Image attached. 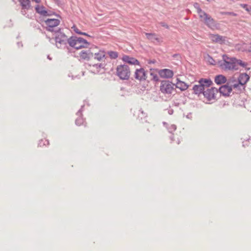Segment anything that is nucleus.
<instances>
[{
    "label": "nucleus",
    "instance_id": "obj_28",
    "mask_svg": "<svg viewBox=\"0 0 251 251\" xmlns=\"http://www.w3.org/2000/svg\"><path fill=\"white\" fill-rule=\"evenodd\" d=\"M45 9V7L43 5L39 6V5H37L35 7L36 12L38 14L39 11L44 10Z\"/></svg>",
    "mask_w": 251,
    "mask_h": 251
},
{
    "label": "nucleus",
    "instance_id": "obj_48",
    "mask_svg": "<svg viewBox=\"0 0 251 251\" xmlns=\"http://www.w3.org/2000/svg\"><path fill=\"white\" fill-rule=\"evenodd\" d=\"M246 10L248 11H250V10L251 11V7H250V9L247 8Z\"/></svg>",
    "mask_w": 251,
    "mask_h": 251
},
{
    "label": "nucleus",
    "instance_id": "obj_58",
    "mask_svg": "<svg viewBox=\"0 0 251 251\" xmlns=\"http://www.w3.org/2000/svg\"><path fill=\"white\" fill-rule=\"evenodd\" d=\"M163 124L165 125V124H166V123L165 122H163Z\"/></svg>",
    "mask_w": 251,
    "mask_h": 251
},
{
    "label": "nucleus",
    "instance_id": "obj_30",
    "mask_svg": "<svg viewBox=\"0 0 251 251\" xmlns=\"http://www.w3.org/2000/svg\"><path fill=\"white\" fill-rule=\"evenodd\" d=\"M150 75L152 76L151 79L155 82H157L159 80V78L157 75L154 74L153 73H150Z\"/></svg>",
    "mask_w": 251,
    "mask_h": 251
},
{
    "label": "nucleus",
    "instance_id": "obj_56",
    "mask_svg": "<svg viewBox=\"0 0 251 251\" xmlns=\"http://www.w3.org/2000/svg\"><path fill=\"white\" fill-rule=\"evenodd\" d=\"M142 115H145V113H144V112H143V111H142Z\"/></svg>",
    "mask_w": 251,
    "mask_h": 251
},
{
    "label": "nucleus",
    "instance_id": "obj_47",
    "mask_svg": "<svg viewBox=\"0 0 251 251\" xmlns=\"http://www.w3.org/2000/svg\"><path fill=\"white\" fill-rule=\"evenodd\" d=\"M196 3H195V4H194V7H195L196 8V9L197 10L198 6H197V5H196Z\"/></svg>",
    "mask_w": 251,
    "mask_h": 251
},
{
    "label": "nucleus",
    "instance_id": "obj_36",
    "mask_svg": "<svg viewBox=\"0 0 251 251\" xmlns=\"http://www.w3.org/2000/svg\"><path fill=\"white\" fill-rule=\"evenodd\" d=\"M240 84H239V82H238V83L233 84V85H231L230 86H232V88H233L234 89H238V90H240L241 91V90L240 89Z\"/></svg>",
    "mask_w": 251,
    "mask_h": 251
},
{
    "label": "nucleus",
    "instance_id": "obj_12",
    "mask_svg": "<svg viewBox=\"0 0 251 251\" xmlns=\"http://www.w3.org/2000/svg\"><path fill=\"white\" fill-rule=\"evenodd\" d=\"M122 60L125 63L130 65H140L139 61L135 58L125 55L122 57Z\"/></svg>",
    "mask_w": 251,
    "mask_h": 251
},
{
    "label": "nucleus",
    "instance_id": "obj_8",
    "mask_svg": "<svg viewBox=\"0 0 251 251\" xmlns=\"http://www.w3.org/2000/svg\"><path fill=\"white\" fill-rule=\"evenodd\" d=\"M218 90V93L220 92L224 96L228 97L232 91V86H229V83H227L221 86Z\"/></svg>",
    "mask_w": 251,
    "mask_h": 251
},
{
    "label": "nucleus",
    "instance_id": "obj_19",
    "mask_svg": "<svg viewBox=\"0 0 251 251\" xmlns=\"http://www.w3.org/2000/svg\"><path fill=\"white\" fill-rule=\"evenodd\" d=\"M67 43L69 45L70 47L74 48L75 49L76 46L77 45L76 36H72L71 37L69 38Z\"/></svg>",
    "mask_w": 251,
    "mask_h": 251
},
{
    "label": "nucleus",
    "instance_id": "obj_32",
    "mask_svg": "<svg viewBox=\"0 0 251 251\" xmlns=\"http://www.w3.org/2000/svg\"><path fill=\"white\" fill-rule=\"evenodd\" d=\"M176 129V126L175 125H172L169 128V132L172 133Z\"/></svg>",
    "mask_w": 251,
    "mask_h": 251
},
{
    "label": "nucleus",
    "instance_id": "obj_5",
    "mask_svg": "<svg viewBox=\"0 0 251 251\" xmlns=\"http://www.w3.org/2000/svg\"><path fill=\"white\" fill-rule=\"evenodd\" d=\"M60 21L56 19H48L45 21V23L47 26L46 30L50 32H55L53 27L58 26L60 24Z\"/></svg>",
    "mask_w": 251,
    "mask_h": 251
},
{
    "label": "nucleus",
    "instance_id": "obj_34",
    "mask_svg": "<svg viewBox=\"0 0 251 251\" xmlns=\"http://www.w3.org/2000/svg\"><path fill=\"white\" fill-rule=\"evenodd\" d=\"M93 66L96 67L97 69L99 68H103L104 66V64L99 63V64H95L93 65Z\"/></svg>",
    "mask_w": 251,
    "mask_h": 251
},
{
    "label": "nucleus",
    "instance_id": "obj_53",
    "mask_svg": "<svg viewBox=\"0 0 251 251\" xmlns=\"http://www.w3.org/2000/svg\"><path fill=\"white\" fill-rule=\"evenodd\" d=\"M48 38H49V41H50V42H51V39L50 37H48Z\"/></svg>",
    "mask_w": 251,
    "mask_h": 251
},
{
    "label": "nucleus",
    "instance_id": "obj_51",
    "mask_svg": "<svg viewBox=\"0 0 251 251\" xmlns=\"http://www.w3.org/2000/svg\"><path fill=\"white\" fill-rule=\"evenodd\" d=\"M139 112H140V110H138V111H137V115H138V118L139 117Z\"/></svg>",
    "mask_w": 251,
    "mask_h": 251
},
{
    "label": "nucleus",
    "instance_id": "obj_29",
    "mask_svg": "<svg viewBox=\"0 0 251 251\" xmlns=\"http://www.w3.org/2000/svg\"><path fill=\"white\" fill-rule=\"evenodd\" d=\"M221 14L223 15H229L231 16H236L237 14L232 12H222Z\"/></svg>",
    "mask_w": 251,
    "mask_h": 251
},
{
    "label": "nucleus",
    "instance_id": "obj_50",
    "mask_svg": "<svg viewBox=\"0 0 251 251\" xmlns=\"http://www.w3.org/2000/svg\"><path fill=\"white\" fill-rule=\"evenodd\" d=\"M48 58L49 59V60H51V58L50 57V56L49 55L48 56Z\"/></svg>",
    "mask_w": 251,
    "mask_h": 251
},
{
    "label": "nucleus",
    "instance_id": "obj_37",
    "mask_svg": "<svg viewBox=\"0 0 251 251\" xmlns=\"http://www.w3.org/2000/svg\"><path fill=\"white\" fill-rule=\"evenodd\" d=\"M82 44L84 45L85 46H87V48L88 46L90 45V43L89 42H88L86 40L83 38Z\"/></svg>",
    "mask_w": 251,
    "mask_h": 251
},
{
    "label": "nucleus",
    "instance_id": "obj_4",
    "mask_svg": "<svg viewBox=\"0 0 251 251\" xmlns=\"http://www.w3.org/2000/svg\"><path fill=\"white\" fill-rule=\"evenodd\" d=\"M160 90L164 94H172L175 91V84L169 80H162L161 82Z\"/></svg>",
    "mask_w": 251,
    "mask_h": 251
},
{
    "label": "nucleus",
    "instance_id": "obj_16",
    "mask_svg": "<svg viewBox=\"0 0 251 251\" xmlns=\"http://www.w3.org/2000/svg\"><path fill=\"white\" fill-rule=\"evenodd\" d=\"M198 82L202 84L204 89L209 87L213 84L212 80L209 78H201Z\"/></svg>",
    "mask_w": 251,
    "mask_h": 251
},
{
    "label": "nucleus",
    "instance_id": "obj_7",
    "mask_svg": "<svg viewBox=\"0 0 251 251\" xmlns=\"http://www.w3.org/2000/svg\"><path fill=\"white\" fill-rule=\"evenodd\" d=\"M201 21L210 28L213 29L216 27V21L208 14H206Z\"/></svg>",
    "mask_w": 251,
    "mask_h": 251
},
{
    "label": "nucleus",
    "instance_id": "obj_59",
    "mask_svg": "<svg viewBox=\"0 0 251 251\" xmlns=\"http://www.w3.org/2000/svg\"><path fill=\"white\" fill-rule=\"evenodd\" d=\"M211 60H212L213 61H214V60L213 59V58L212 57H211Z\"/></svg>",
    "mask_w": 251,
    "mask_h": 251
},
{
    "label": "nucleus",
    "instance_id": "obj_43",
    "mask_svg": "<svg viewBox=\"0 0 251 251\" xmlns=\"http://www.w3.org/2000/svg\"><path fill=\"white\" fill-rule=\"evenodd\" d=\"M80 35H85V36H88V37H90V36L89 35H88L87 33L86 32H81V33Z\"/></svg>",
    "mask_w": 251,
    "mask_h": 251
},
{
    "label": "nucleus",
    "instance_id": "obj_39",
    "mask_svg": "<svg viewBox=\"0 0 251 251\" xmlns=\"http://www.w3.org/2000/svg\"><path fill=\"white\" fill-rule=\"evenodd\" d=\"M147 78L146 76V73L144 71V70L143 68H142V79H146Z\"/></svg>",
    "mask_w": 251,
    "mask_h": 251
},
{
    "label": "nucleus",
    "instance_id": "obj_2",
    "mask_svg": "<svg viewBox=\"0 0 251 251\" xmlns=\"http://www.w3.org/2000/svg\"><path fill=\"white\" fill-rule=\"evenodd\" d=\"M116 74L122 80H127L130 75L129 67L127 65H120L117 67Z\"/></svg>",
    "mask_w": 251,
    "mask_h": 251
},
{
    "label": "nucleus",
    "instance_id": "obj_31",
    "mask_svg": "<svg viewBox=\"0 0 251 251\" xmlns=\"http://www.w3.org/2000/svg\"><path fill=\"white\" fill-rule=\"evenodd\" d=\"M77 45L75 47L76 50H79L82 48H87V46H85L84 45H83L82 44L77 43Z\"/></svg>",
    "mask_w": 251,
    "mask_h": 251
},
{
    "label": "nucleus",
    "instance_id": "obj_49",
    "mask_svg": "<svg viewBox=\"0 0 251 251\" xmlns=\"http://www.w3.org/2000/svg\"><path fill=\"white\" fill-rule=\"evenodd\" d=\"M173 138H174V137H173V136H171L170 137V139H171V140L172 141H173Z\"/></svg>",
    "mask_w": 251,
    "mask_h": 251
},
{
    "label": "nucleus",
    "instance_id": "obj_44",
    "mask_svg": "<svg viewBox=\"0 0 251 251\" xmlns=\"http://www.w3.org/2000/svg\"><path fill=\"white\" fill-rule=\"evenodd\" d=\"M155 60L154 59L152 60H149L148 62V64L154 63L155 62Z\"/></svg>",
    "mask_w": 251,
    "mask_h": 251
},
{
    "label": "nucleus",
    "instance_id": "obj_10",
    "mask_svg": "<svg viewBox=\"0 0 251 251\" xmlns=\"http://www.w3.org/2000/svg\"><path fill=\"white\" fill-rule=\"evenodd\" d=\"M210 38L213 42L223 44L225 43L226 37L219 34H211Z\"/></svg>",
    "mask_w": 251,
    "mask_h": 251
},
{
    "label": "nucleus",
    "instance_id": "obj_18",
    "mask_svg": "<svg viewBox=\"0 0 251 251\" xmlns=\"http://www.w3.org/2000/svg\"><path fill=\"white\" fill-rule=\"evenodd\" d=\"M84 106V105H82L81 108L76 113L77 115L78 116V117L75 120V124L77 126H80L83 123V119L81 118V112Z\"/></svg>",
    "mask_w": 251,
    "mask_h": 251
},
{
    "label": "nucleus",
    "instance_id": "obj_11",
    "mask_svg": "<svg viewBox=\"0 0 251 251\" xmlns=\"http://www.w3.org/2000/svg\"><path fill=\"white\" fill-rule=\"evenodd\" d=\"M158 74L162 78H169L172 77L174 75L173 71L168 69L160 70Z\"/></svg>",
    "mask_w": 251,
    "mask_h": 251
},
{
    "label": "nucleus",
    "instance_id": "obj_45",
    "mask_svg": "<svg viewBox=\"0 0 251 251\" xmlns=\"http://www.w3.org/2000/svg\"><path fill=\"white\" fill-rule=\"evenodd\" d=\"M235 81H236V79H235L234 78H233L231 80V82L232 83H233V82H235Z\"/></svg>",
    "mask_w": 251,
    "mask_h": 251
},
{
    "label": "nucleus",
    "instance_id": "obj_55",
    "mask_svg": "<svg viewBox=\"0 0 251 251\" xmlns=\"http://www.w3.org/2000/svg\"><path fill=\"white\" fill-rule=\"evenodd\" d=\"M248 51H249V52H251V49H249V50H248Z\"/></svg>",
    "mask_w": 251,
    "mask_h": 251
},
{
    "label": "nucleus",
    "instance_id": "obj_52",
    "mask_svg": "<svg viewBox=\"0 0 251 251\" xmlns=\"http://www.w3.org/2000/svg\"><path fill=\"white\" fill-rule=\"evenodd\" d=\"M246 70L249 71L250 70V68H246Z\"/></svg>",
    "mask_w": 251,
    "mask_h": 251
},
{
    "label": "nucleus",
    "instance_id": "obj_22",
    "mask_svg": "<svg viewBox=\"0 0 251 251\" xmlns=\"http://www.w3.org/2000/svg\"><path fill=\"white\" fill-rule=\"evenodd\" d=\"M196 5L198 6L197 8V13H198L200 18L202 19L203 17L207 14L204 11L202 10V9L199 6V4L198 3H196Z\"/></svg>",
    "mask_w": 251,
    "mask_h": 251
},
{
    "label": "nucleus",
    "instance_id": "obj_41",
    "mask_svg": "<svg viewBox=\"0 0 251 251\" xmlns=\"http://www.w3.org/2000/svg\"><path fill=\"white\" fill-rule=\"evenodd\" d=\"M168 113L169 115H172L174 113V110L173 109L170 108L168 109Z\"/></svg>",
    "mask_w": 251,
    "mask_h": 251
},
{
    "label": "nucleus",
    "instance_id": "obj_26",
    "mask_svg": "<svg viewBox=\"0 0 251 251\" xmlns=\"http://www.w3.org/2000/svg\"><path fill=\"white\" fill-rule=\"evenodd\" d=\"M108 54L112 59H116L118 57V53L116 51H110L108 52Z\"/></svg>",
    "mask_w": 251,
    "mask_h": 251
},
{
    "label": "nucleus",
    "instance_id": "obj_13",
    "mask_svg": "<svg viewBox=\"0 0 251 251\" xmlns=\"http://www.w3.org/2000/svg\"><path fill=\"white\" fill-rule=\"evenodd\" d=\"M193 90L194 91V93L198 95H200L201 94L203 95L205 91V89L204 88L203 85L200 83L199 84L194 85Z\"/></svg>",
    "mask_w": 251,
    "mask_h": 251
},
{
    "label": "nucleus",
    "instance_id": "obj_40",
    "mask_svg": "<svg viewBox=\"0 0 251 251\" xmlns=\"http://www.w3.org/2000/svg\"><path fill=\"white\" fill-rule=\"evenodd\" d=\"M53 15H55L57 17H60L59 15L55 14L54 12H52L51 11H48V16H50Z\"/></svg>",
    "mask_w": 251,
    "mask_h": 251
},
{
    "label": "nucleus",
    "instance_id": "obj_60",
    "mask_svg": "<svg viewBox=\"0 0 251 251\" xmlns=\"http://www.w3.org/2000/svg\"><path fill=\"white\" fill-rule=\"evenodd\" d=\"M179 142H180V141H178L177 144H179Z\"/></svg>",
    "mask_w": 251,
    "mask_h": 251
},
{
    "label": "nucleus",
    "instance_id": "obj_46",
    "mask_svg": "<svg viewBox=\"0 0 251 251\" xmlns=\"http://www.w3.org/2000/svg\"><path fill=\"white\" fill-rule=\"evenodd\" d=\"M45 142H47V145H49V141H48V140H45Z\"/></svg>",
    "mask_w": 251,
    "mask_h": 251
},
{
    "label": "nucleus",
    "instance_id": "obj_38",
    "mask_svg": "<svg viewBox=\"0 0 251 251\" xmlns=\"http://www.w3.org/2000/svg\"><path fill=\"white\" fill-rule=\"evenodd\" d=\"M76 41H77V43L82 44L83 38H82V37H77L76 36Z\"/></svg>",
    "mask_w": 251,
    "mask_h": 251
},
{
    "label": "nucleus",
    "instance_id": "obj_61",
    "mask_svg": "<svg viewBox=\"0 0 251 251\" xmlns=\"http://www.w3.org/2000/svg\"><path fill=\"white\" fill-rule=\"evenodd\" d=\"M54 1H57L58 0H54Z\"/></svg>",
    "mask_w": 251,
    "mask_h": 251
},
{
    "label": "nucleus",
    "instance_id": "obj_21",
    "mask_svg": "<svg viewBox=\"0 0 251 251\" xmlns=\"http://www.w3.org/2000/svg\"><path fill=\"white\" fill-rule=\"evenodd\" d=\"M104 57L105 54L104 53V52L100 51L99 52L94 53V58L99 61L102 60V59Z\"/></svg>",
    "mask_w": 251,
    "mask_h": 251
},
{
    "label": "nucleus",
    "instance_id": "obj_25",
    "mask_svg": "<svg viewBox=\"0 0 251 251\" xmlns=\"http://www.w3.org/2000/svg\"><path fill=\"white\" fill-rule=\"evenodd\" d=\"M79 55H80V57L84 59V60H89V55L87 53L86 51L85 50H82L80 53H79Z\"/></svg>",
    "mask_w": 251,
    "mask_h": 251
},
{
    "label": "nucleus",
    "instance_id": "obj_23",
    "mask_svg": "<svg viewBox=\"0 0 251 251\" xmlns=\"http://www.w3.org/2000/svg\"><path fill=\"white\" fill-rule=\"evenodd\" d=\"M233 60H234L235 64L236 66L237 65H239L243 67H246L247 65V63L246 62H243L240 59H237L235 57H234Z\"/></svg>",
    "mask_w": 251,
    "mask_h": 251
},
{
    "label": "nucleus",
    "instance_id": "obj_24",
    "mask_svg": "<svg viewBox=\"0 0 251 251\" xmlns=\"http://www.w3.org/2000/svg\"><path fill=\"white\" fill-rule=\"evenodd\" d=\"M95 49H97V48L96 47H95L94 48H92L91 49H89L85 50L86 51L87 53L89 55V59H90L91 58L93 57V56H94L95 52L93 51V50Z\"/></svg>",
    "mask_w": 251,
    "mask_h": 251
},
{
    "label": "nucleus",
    "instance_id": "obj_14",
    "mask_svg": "<svg viewBox=\"0 0 251 251\" xmlns=\"http://www.w3.org/2000/svg\"><path fill=\"white\" fill-rule=\"evenodd\" d=\"M176 80L177 82L176 84H175V88H177L181 91H184L188 88V85H187L185 82L180 81L178 78H177Z\"/></svg>",
    "mask_w": 251,
    "mask_h": 251
},
{
    "label": "nucleus",
    "instance_id": "obj_54",
    "mask_svg": "<svg viewBox=\"0 0 251 251\" xmlns=\"http://www.w3.org/2000/svg\"><path fill=\"white\" fill-rule=\"evenodd\" d=\"M246 6H247V4H244V5H243V7L244 8H245Z\"/></svg>",
    "mask_w": 251,
    "mask_h": 251
},
{
    "label": "nucleus",
    "instance_id": "obj_57",
    "mask_svg": "<svg viewBox=\"0 0 251 251\" xmlns=\"http://www.w3.org/2000/svg\"><path fill=\"white\" fill-rule=\"evenodd\" d=\"M176 55H177V54H174V55H173V56H174V57H175V56H176Z\"/></svg>",
    "mask_w": 251,
    "mask_h": 251
},
{
    "label": "nucleus",
    "instance_id": "obj_6",
    "mask_svg": "<svg viewBox=\"0 0 251 251\" xmlns=\"http://www.w3.org/2000/svg\"><path fill=\"white\" fill-rule=\"evenodd\" d=\"M218 93V90L215 87H211L208 88L206 91H204L203 96L204 98L210 101L212 100L216 99V95Z\"/></svg>",
    "mask_w": 251,
    "mask_h": 251
},
{
    "label": "nucleus",
    "instance_id": "obj_33",
    "mask_svg": "<svg viewBox=\"0 0 251 251\" xmlns=\"http://www.w3.org/2000/svg\"><path fill=\"white\" fill-rule=\"evenodd\" d=\"M39 14L43 16H48V11L45 9L44 10L39 11Z\"/></svg>",
    "mask_w": 251,
    "mask_h": 251
},
{
    "label": "nucleus",
    "instance_id": "obj_42",
    "mask_svg": "<svg viewBox=\"0 0 251 251\" xmlns=\"http://www.w3.org/2000/svg\"><path fill=\"white\" fill-rule=\"evenodd\" d=\"M161 24L162 26H164V27H166V28H168V27H169L168 25L167 24H166L165 23H161Z\"/></svg>",
    "mask_w": 251,
    "mask_h": 251
},
{
    "label": "nucleus",
    "instance_id": "obj_1",
    "mask_svg": "<svg viewBox=\"0 0 251 251\" xmlns=\"http://www.w3.org/2000/svg\"><path fill=\"white\" fill-rule=\"evenodd\" d=\"M223 60L219 61L218 62L219 65L225 70H237L238 68L235 66L234 57H229L226 54H224L223 56Z\"/></svg>",
    "mask_w": 251,
    "mask_h": 251
},
{
    "label": "nucleus",
    "instance_id": "obj_27",
    "mask_svg": "<svg viewBox=\"0 0 251 251\" xmlns=\"http://www.w3.org/2000/svg\"><path fill=\"white\" fill-rule=\"evenodd\" d=\"M140 72V73H141V68H140V69H137L136 70V71H135V75H134V76H135V78L137 79H139L140 80H141V76H140L138 73Z\"/></svg>",
    "mask_w": 251,
    "mask_h": 251
},
{
    "label": "nucleus",
    "instance_id": "obj_3",
    "mask_svg": "<svg viewBox=\"0 0 251 251\" xmlns=\"http://www.w3.org/2000/svg\"><path fill=\"white\" fill-rule=\"evenodd\" d=\"M54 32L57 34L54 38L56 47L60 49L61 48V45H66L68 38L64 33L61 32L60 28L55 30Z\"/></svg>",
    "mask_w": 251,
    "mask_h": 251
},
{
    "label": "nucleus",
    "instance_id": "obj_15",
    "mask_svg": "<svg viewBox=\"0 0 251 251\" xmlns=\"http://www.w3.org/2000/svg\"><path fill=\"white\" fill-rule=\"evenodd\" d=\"M227 81L226 77L222 75H218L215 76L214 81L217 85H221L225 83Z\"/></svg>",
    "mask_w": 251,
    "mask_h": 251
},
{
    "label": "nucleus",
    "instance_id": "obj_9",
    "mask_svg": "<svg viewBox=\"0 0 251 251\" xmlns=\"http://www.w3.org/2000/svg\"><path fill=\"white\" fill-rule=\"evenodd\" d=\"M250 76L247 73H240L238 77V82L240 84V86H243V89H245L244 85L249 80Z\"/></svg>",
    "mask_w": 251,
    "mask_h": 251
},
{
    "label": "nucleus",
    "instance_id": "obj_17",
    "mask_svg": "<svg viewBox=\"0 0 251 251\" xmlns=\"http://www.w3.org/2000/svg\"><path fill=\"white\" fill-rule=\"evenodd\" d=\"M22 10H28L31 7L30 1L29 0H19Z\"/></svg>",
    "mask_w": 251,
    "mask_h": 251
},
{
    "label": "nucleus",
    "instance_id": "obj_20",
    "mask_svg": "<svg viewBox=\"0 0 251 251\" xmlns=\"http://www.w3.org/2000/svg\"><path fill=\"white\" fill-rule=\"evenodd\" d=\"M145 34L147 36V38L151 42H154L155 41H156L157 42H159V39L157 37L155 34L151 33H145Z\"/></svg>",
    "mask_w": 251,
    "mask_h": 251
},
{
    "label": "nucleus",
    "instance_id": "obj_35",
    "mask_svg": "<svg viewBox=\"0 0 251 251\" xmlns=\"http://www.w3.org/2000/svg\"><path fill=\"white\" fill-rule=\"evenodd\" d=\"M74 31L78 34H80L81 32L75 25H73L72 27Z\"/></svg>",
    "mask_w": 251,
    "mask_h": 251
}]
</instances>
